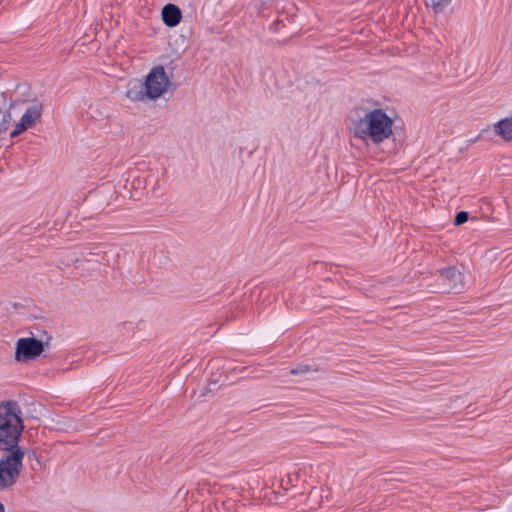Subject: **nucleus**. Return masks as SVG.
Segmentation results:
<instances>
[{
	"instance_id": "obj_8",
	"label": "nucleus",
	"mask_w": 512,
	"mask_h": 512,
	"mask_svg": "<svg viewBox=\"0 0 512 512\" xmlns=\"http://www.w3.org/2000/svg\"><path fill=\"white\" fill-rule=\"evenodd\" d=\"M162 21L168 27L177 26L182 18V12L178 6L169 3L166 4L162 9Z\"/></svg>"
},
{
	"instance_id": "obj_13",
	"label": "nucleus",
	"mask_w": 512,
	"mask_h": 512,
	"mask_svg": "<svg viewBox=\"0 0 512 512\" xmlns=\"http://www.w3.org/2000/svg\"><path fill=\"white\" fill-rule=\"evenodd\" d=\"M11 113L0 108V133L6 132L10 126Z\"/></svg>"
},
{
	"instance_id": "obj_10",
	"label": "nucleus",
	"mask_w": 512,
	"mask_h": 512,
	"mask_svg": "<svg viewBox=\"0 0 512 512\" xmlns=\"http://www.w3.org/2000/svg\"><path fill=\"white\" fill-rule=\"evenodd\" d=\"M495 133L503 140L512 141V116L506 117L494 124Z\"/></svg>"
},
{
	"instance_id": "obj_3",
	"label": "nucleus",
	"mask_w": 512,
	"mask_h": 512,
	"mask_svg": "<svg viewBox=\"0 0 512 512\" xmlns=\"http://www.w3.org/2000/svg\"><path fill=\"white\" fill-rule=\"evenodd\" d=\"M2 451L4 455L0 459V488L6 489L13 486L19 478L25 452L22 448Z\"/></svg>"
},
{
	"instance_id": "obj_4",
	"label": "nucleus",
	"mask_w": 512,
	"mask_h": 512,
	"mask_svg": "<svg viewBox=\"0 0 512 512\" xmlns=\"http://www.w3.org/2000/svg\"><path fill=\"white\" fill-rule=\"evenodd\" d=\"M146 94L149 100L162 96L168 89L170 81L163 66L159 65L151 69L146 76Z\"/></svg>"
},
{
	"instance_id": "obj_2",
	"label": "nucleus",
	"mask_w": 512,
	"mask_h": 512,
	"mask_svg": "<svg viewBox=\"0 0 512 512\" xmlns=\"http://www.w3.org/2000/svg\"><path fill=\"white\" fill-rule=\"evenodd\" d=\"M21 414L17 401L0 403V450L21 448L18 444L24 430Z\"/></svg>"
},
{
	"instance_id": "obj_15",
	"label": "nucleus",
	"mask_w": 512,
	"mask_h": 512,
	"mask_svg": "<svg viewBox=\"0 0 512 512\" xmlns=\"http://www.w3.org/2000/svg\"><path fill=\"white\" fill-rule=\"evenodd\" d=\"M0 512H5V506L3 505V503L0 501Z\"/></svg>"
},
{
	"instance_id": "obj_7",
	"label": "nucleus",
	"mask_w": 512,
	"mask_h": 512,
	"mask_svg": "<svg viewBox=\"0 0 512 512\" xmlns=\"http://www.w3.org/2000/svg\"><path fill=\"white\" fill-rule=\"evenodd\" d=\"M439 272L440 275L449 282L450 289L455 293H459L462 290V275L456 267L451 266L443 268Z\"/></svg>"
},
{
	"instance_id": "obj_12",
	"label": "nucleus",
	"mask_w": 512,
	"mask_h": 512,
	"mask_svg": "<svg viewBox=\"0 0 512 512\" xmlns=\"http://www.w3.org/2000/svg\"><path fill=\"white\" fill-rule=\"evenodd\" d=\"M450 2L451 0H425L426 5L431 7L436 13L441 12Z\"/></svg>"
},
{
	"instance_id": "obj_6",
	"label": "nucleus",
	"mask_w": 512,
	"mask_h": 512,
	"mask_svg": "<svg viewBox=\"0 0 512 512\" xmlns=\"http://www.w3.org/2000/svg\"><path fill=\"white\" fill-rule=\"evenodd\" d=\"M44 351V343L34 337L20 338L16 342L15 360L28 362L35 360Z\"/></svg>"
},
{
	"instance_id": "obj_9",
	"label": "nucleus",
	"mask_w": 512,
	"mask_h": 512,
	"mask_svg": "<svg viewBox=\"0 0 512 512\" xmlns=\"http://www.w3.org/2000/svg\"><path fill=\"white\" fill-rule=\"evenodd\" d=\"M126 96L132 101H145L148 99L145 82H142L138 79L129 81L127 85Z\"/></svg>"
},
{
	"instance_id": "obj_16",
	"label": "nucleus",
	"mask_w": 512,
	"mask_h": 512,
	"mask_svg": "<svg viewBox=\"0 0 512 512\" xmlns=\"http://www.w3.org/2000/svg\"><path fill=\"white\" fill-rule=\"evenodd\" d=\"M31 456H33L34 458H36L35 453L28 454V457H29V458H30Z\"/></svg>"
},
{
	"instance_id": "obj_5",
	"label": "nucleus",
	"mask_w": 512,
	"mask_h": 512,
	"mask_svg": "<svg viewBox=\"0 0 512 512\" xmlns=\"http://www.w3.org/2000/svg\"><path fill=\"white\" fill-rule=\"evenodd\" d=\"M43 102L37 98H34L28 102V106L16 124L14 130L10 133L11 138H15L24 131L34 127L40 120L43 113Z\"/></svg>"
},
{
	"instance_id": "obj_14",
	"label": "nucleus",
	"mask_w": 512,
	"mask_h": 512,
	"mask_svg": "<svg viewBox=\"0 0 512 512\" xmlns=\"http://www.w3.org/2000/svg\"><path fill=\"white\" fill-rule=\"evenodd\" d=\"M468 218H469V214L468 212L466 211H460L456 214L455 218H454V224L456 226H459V225H462L464 224L465 222L468 221Z\"/></svg>"
},
{
	"instance_id": "obj_1",
	"label": "nucleus",
	"mask_w": 512,
	"mask_h": 512,
	"mask_svg": "<svg viewBox=\"0 0 512 512\" xmlns=\"http://www.w3.org/2000/svg\"><path fill=\"white\" fill-rule=\"evenodd\" d=\"M392 125V119L383 109L378 108L355 121L351 130L354 137L361 140L370 139L374 144H379L392 135Z\"/></svg>"
},
{
	"instance_id": "obj_11",
	"label": "nucleus",
	"mask_w": 512,
	"mask_h": 512,
	"mask_svg": "<svg viewBox=\"0 0 512 512\" xmlns=\"http://www.w3.org/2000/svg\"><path fill=\"white\" fill-rule=\"evenodd\" d=\"M319 368L316 365L299 364L295 368L291 369V375H306L310 372H318Z\"/></svg>"
}]
</instances>
